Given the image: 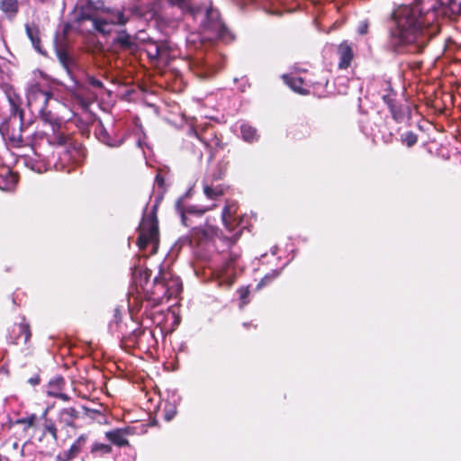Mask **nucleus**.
Returning a JSON list of instances; mask_svg holds the SVG:
<instances>
[{"mask_svg":"<svg viewBox=\"0 0 461 461\" xmlns=\"http://www.w3.org/2000/svg\"><path fill=\"white\" fill-rule=\"evenodd\" d=\"M426 13L419 3L400 5L392 14L387 49L397 55L420 54L440 31L439 19L461 21V0H431Z\"/></svg>","mask_w":461,"mask_h":461,"instance_id":"1","label":"nucleus"},{"mask_svg":"<svg viewBox=\"0 0 461 461\" xmlns=\"http://www.w3.org/2000/svg\"><path fill=\"white\" fill-rule=\"evenodd\" d=\"M172 5L179 7L185 19H192L197 26V32L188 39L189 54L192 56L190 68L200 78L214 76L222 67L223 58L213 50H207L214 41L228 44L233 41V33L221 21L218 10L192 0H168Z\"/></svg>","mask_w":461,"mask_h":461,"instance_id":"2","label":"nucleus"},{"mask_svg":"<svg viewBox=\"0 0 461 461\" xmlns=\"http://www.w3.org/2000/svg\"><path fill=\"white\" fill-rule=\"evenodd\" d=\"M103 2L86 0L85 4L77 7L74 23L80 25L85 21H91L94 30L104 36L111 34L115 25H124L131 16L147 19L148 15L139 5L123 7L122 10H111L103 15H97V11L103 9ZM149 14L152 16L151 14Z\"/></svg>","mask_w":461,"mask_h":461,"instance_id":"3","label":"nucleus"},{"mask_svg":"<svg viewBox=\"0 0 461 461\" xmlns=\"http://www.w3.org/2000/svg\"><path fill=\"white\" fill-rule=\"evenodd\" d=\"M155 185L158 189L156 195L155 203L153 204L149 213L147 212V207H145L141 221L137 228L139 232L137 245L140 250H145L149 244H152V253H156L158 242L157 210L167 191L165 179L160 172H158L156 175Z\"/></svg>","mask_w":461,"mask_h":461,"instance_id":"4","label":"nucleus"},{"mask_svg":"<svg viewBox=\"0 0 461 461\" xmlns=\"http://www.w3.org/2000/svg\"><path fill=\"white\" fill-rule=\"evenodd\" d=\"M219 229L213 225H204L192 228L190 234L180 237L174 244L172 250L178 253L183 247H189L197 258L207 260L215 249V239Z\"/></svg>","mask_w":461,"mask_h":461,"instance_id":"5","label":"nucleus"},{"mask_svg":"<svg viewBox=\"0 0 461 461\" xmlns=\"http://www.w3.org/2000/svg\"><path fill=\"white\" fill-rule=\"evenodd\" d=\"M131 325L122 321V312L119 307L114 308L113 319L108 323V331L120 340L122 348L131 349L140 346L142 339H155L152 330L140 329L138 323L131 320Z\"/></svg>","mask_w":461,"mask_h":461,"instance_id":"6","label":"nucleus"},{"mask_svg":"<svg viewBox=\"0 0 461 461\" xmlns=\"http://www.w3.org/2000/svg\"><path fill=\"white\" fill-rule=\"evenodd\" d=\"M377 94L386 105L393 120L396 123L406 124L411 118V108L406 100L399 98L398 92L393 88L392 81L383 77L376 81Z\"/></svg>","mask_w":461,"mask_h":461,"instance_id":"7","label":"nucleus"},{"mask_svg":"<svg viewBox=\"0 0 461 461\" xmlns=\"http://www.w3.org/2000/svg\"><path fill=\"white\" fill-rule=\"evenodd\" d=\"M182 289V282L178 276H175L170 272L160 270L150 285L144 286L143 294L149 296L153 302H158L160 304L164 300L168 301L171 298H176Z\"/></svg>","mask_w":461,"mask_h":461,"instance_id":"8","label":"nucleus"},{"mask_svg":"<svg viewBox=\"0 0 461 461\" xmlns=\"http://www.w3.org/2000/svg\"><path fill=\"white\" fill-rule=\"evenodd\" d=\"M53 94L48 89H44L39 83L32 85L27 91V98L29 104L33 103H41L39 115L42 122L50 128L52 132H60L61 123L59 118L47 109V104Z\"/></svg>","mask_w":461,"mask_h":461,"instance_id":"9","label":"nucleus"},{"mask_svg":"<svg viewBox=\"0 0 461 461\" xmlns=\"http://www.w3.org/2000/svg\"><path fill=\"white\" fill-rule=\"evenodd\" d=\"M241 231L236 232L232 238H226L225 243L230 251L228 258H224L222 263L217 269V276L221 285L230 286L237 276L238 260L240 256V249L234 247L235 242L239 240Z\"/></svg>","mask_w":461,"mask_h":461,"instance_id":"10","label":"nucleus"},{"mask_svg":"<svg viewBox=\"0 0 461 461\" xmlns=\"http://www.w3.org/2000/svg\"><path fill=\"white\" fill-rule=\"evenodd\" d=\"M94 134L101 143L109 148L121 147L126 139V134L121 125L112 122L105 126L101 120L95 123Z\"/></svg>","mask_w":461,"mask_h":461,"instance_id":"11","label":"nucleus"},{"mask_svg":"<svg viewBox=\"0 0 461 461\" xmlns=\"http://www.w3.org/2000/svg\"><path fill=\"white\" fill-rule=\"evenodd\" d=\"M67 137L61 132H52L47 131H35L31 140V147L37 156L46 154L47 149L54 146H63L66 144Z\"/></svg>","mask_w":461,"mask_h":461,"instance_id":"12","label":"nucleus"},{"mask_svg":"<svg viewBox=\"0 0 461 461\" xmlns=\"http://www.w3.org/2000/svg\"><path fill=\"white\" fill-rule=\"evenodd\" d=\"M144 50L153 64H167L175 57L174 49L167 41H155L149 38L144 42Z\"/></svg>","mask_w":461,"mask_h":461,"instance_id":"13","label":"nucleus"},{"mask_svg":"<svg viewBox=\"0 0 461 461\" xmlns=\"http://www.w3.org/2000/svg\"><path fill=\"white\" fill-rule=\"evenodd\" d=\"M129 312L132 319L140 320L144 319L153 320L154 312L153 309L159 303L153 302L149 296H146L145 294L131 295L128 300Z\"/></svg>","mask_w":461,"mask_h":461,"instance_id":"14","label":"nucleus"},{"mask_svg":"<svg viewBox=\"0 0 461 461\" xmlns=\"http://www.w3.org/2000/svg\"><path fill=\"white\" fill-rule=\"evenodd\" d=\"M191 193L192 189L190 188L175 203V211L180 217L181 223L185 227L192 225V217H202L208 211L207 207L186 203V199L191 196Z\"/></svg>","mask_w":461,"mask_h":461,"instance_id":"15","label":"nucleus"},{"mask_svg":"<svg viewBox=\"0 0 461 461\" xmlns=\"http://www.w3.org/2000/svg\"><path fill=\"white\" fill-rule=\"evenodd\" d=\"M112 48L116 52L130 55L136 54L140 50L136 38L129 34L125 30L117 32L112 41Z\"/></svg>","mask_w":461,"mask_h":461,"instance_id":"16","label":"nucleus"},{"mask_svg":"<svg viewBox=\"0 0 461 461\" xmlns=\"http://www.w3.org/2000/svg\"><path fill=\"white\" fill-rule=\"evenodd\" d=\"M55 52L59 63L64 68L68 75L74 81V83L78 86V80L76 78V76L74 75V69L77 67L76 60L70 55L66 46L58 41V36L55 40Z\"/></svg>","mask_w":461,"mask_h":461,"instance_id":"17","label":"nucleus"},{"mask_svg":"<svg viewBox=\"0 0 461 461\" xmlns=\"http://www.w3.org/2000/svg\"><path fill=\"white\" fill-rule=\"evenodd\" d=\"M304 77V80H302L301 83H304V86L310 89V93L314 95L324 97L330 93L328 89L329 80L325 77L317 78L314 75L305 72Z\"/></svg>","mask_w":461,"mask_h":461,"instance_id":"18","label":"nucleus"},{"mask_svg":"<svg viewBox=\"0 0 461 461\" xmlns=\"http://www.w3.org/2000/svg\"><path fill=\"white\" fill-rule=\"evenodd\" d=\"M47 155L42 152V156H37L35 152H33V156H24L23 163L26 167L37 173L46 172L50 167L52 163L50 160L47 159Z\"/></svg>","mask_w":461,"mask_h":461,"instance_id":"19","label":"nucleus"},{"mask_svg":"<svg viewBox=\"0 0 461 461\" xmlns=\"http://www.w3.org/2000/svg\"><path fill=\"white\" fill-rule=\"evenodd\" d=\"M31 336L30 327L26 322L15 323L10 332V338L14 339L13 343L16 345L22 342L24 344L27 343Z\"/></svg>","mask_w":461,"mask_h":461,"instance_id":"20","label":"nucleus"},{"mask_svg":"<svg viewBox=\"0 0 461 461\" xmlns=\"http://www.w3.org/2000/svg\"><path fill=\"white\" fill-rule=\"evenodd\" d=\"M339 68L340 69L348 68L353 60L354 50L351 44L347 41H342L338 47Z\"/></svg>","mask_w":461,"mask_h":461,"instance_id":"21","label":"nucleus"},{"mask_svg":"<svg viewBox=\"0 0 461 461\" xmlns=\"http://www.w3.org/2000/svg\"><path fill=\"white\" fill-rule=\"evenodd\" d=\"M282 78L285 85H287L293 91L301 95H308L310 94V89L304 86V83H301L302 80H304V76H295L284 74Z\"/></svg>","mask_w":461,"mask_h":461,"instance_id":"22","label":"nucleus"},{"mask_svg":"<svg viewBox=\"0 0 461 461\" xmlns=\"http://www.w3.org/2000/svg\"><path fill=\"white\" fill-rule=\"evenodd\" d=\"M86 439L87 436L86 434L80 435L71 445L68 451H66L63 455L58 456V459L59 461H70L75 458L81 452L86 442Z\"/></svg>","mask_w":461,"mask_h":461,"instance_id":"23","label":"nucleus"},{"mask_svg":"<svg viewBox=\"0 0 461 461\" xmlns=\"http://www.w3.org/2000/svg\"><path fill=\"white\" fill-rule=\"evenodd\" d=\"M212 183L209 177H203V187L205 196L209 199H217L224 194V186L221 184Z\"/></svg>","mask_w":461,"mask_h":461,"instance_id":"24","label":"nucleus"},{"mask_svg":"<svg viewBox=\"0 0 461 461\" xmlns=\"http://www.w3.org/2000/svg\"><path fill=\"white\" fill-rule=\"evenodd\" d=\"M25 31H26V34H27L28 38L32 41V44L34 50L37 52H39L42 55H45L46 53L42 50L41 45V39L39 36L40 32H39L38 26L35 24L31 25L29 23H26Z\"/></svg>","mask_w":461,"mask_h":461,"instance_id":"25","label":"nucleus"},{"mask_svg":"<svg viewBox=\"0 0 461 461\" xmlns=\"http://www.w3.org/2000/svg\"><path fill=\"white\" fill-rule=\"evenodd\" d=\"M8 101L10 104V112L12 117H14V120L16 119V117L19 118V123H21V127L24 125V111L20 107V98L17 95L8 96Z\"/></svg>","mask_w":461,"mask_h":461,"instance_id":"26","label":"nucleus"},{"mask_svg":"<svg viewBox=\"0 0 461 461\" xmlns=\"http://www.w3.org/2000/svg\"><path fill=\"white\" fill-rule=\"evenodd\" d=\"M150 276L151 271L147 268L138 270L137 267H134L132 271L133 279L137 285H139L141 288L142 293H144V286L150 285L151 284L149 282Z\"/></svg>","mask_w":461,"mask_h":461,"instance_id":"27","label":"nucleus"},{"mask_svg":"<svg viewBox=\"0 0 461 461\" xmlns=\"http://www.w3.org/2000/svg\"><path fill=\"white\" fill-rule=\"evenodd\" d=\"M79 412L70 407V408H64L59 411V419L61 423H63L66 426L73 427L75 420L78 418Z\"/></svg>","mask_w":461,"mask_h":461,"instance_id":"28","label":"nucleus"},{"mask_svg":"<svg viewBox=\"0 0 461 461\" xmlns=\"http://www.w3.org/2000/svg\"><path fill=\"white\" fill-rule=\"evenodd\" d=\"M126 430L125 429H114L108 431L106 433V438L114 445L119 447L129 445L128 440L125 438Z\"/></svg>","mask_w":461,"mask_h":461,"instance_id":"29","label":"nucleus"},{"mask_svg":"<svg viewBox=\"0 0 461 461\" xmlns=\"http://www.w3.org/2000/svg\"><path fill=\"white\" fill-rule=\"evenodd\" d=\"M240 134L242 139L247 142H255L258 140L257 129L249 124L243 123L240 126Z\"/></svg>","mask_w":461,"mask_h":461,"instance_id":"30","label":"nucleus"},{"mask_svg":"<svg viewBox=\"0 0 461 461\" xmlns=\"http://www.w3.org/2000/svg\"><path fill=\"white\" fill-rule=\"evenodd\" d=\"M23 131V125L21 127V123H19L18 130L13 129L11 133H7L8 140L14 147H22L25 145V140L22 134Z\"/></svg>","mask_w":461,"mask_h":461,"instance_id":"31","label":"nucleus"},{"mask_svg":"<svg viewBox=\"0 0 461 461\" xmlns=\"http://www.w3.org/2000/svg\"><path fill=\"white\" fill-rule=\"evenodd\" d=\"M289 262H287L283 267H281L280 269H276V270H273L271 273H268L260 281L259 283L256 286V289L257 290H260L262 289L264 286L267 285L268 284H270L274 279H276L277 276H280V274L282 273L284 267L285 266L288 265Z\"/></svg>","mask_w":461,"mask_h":461,"instance_id":"32","label":"nucleus"},{"mask_svg":"<svg viewBox=\"0 0 461 461\" xmlns=\"http://www.w3.org/2000/svg\"><path fill=\"white\" fill-rule=\"evenodd\" d=\"M0 8L4 13L14 16L18 13V0H0Z\"/></svg>","mask_w":461,"mask_h":461,"instance_id":"33","label":"nucleus"},{"mask_svg":"<svg viewBox=\"0 0 461 461\" xmlns=\"http://www.w3.org/2000/svg\"><path fill=\"white\" fill-rule=\"evenodd\" d=\"M226 174V168L224 166L218 164L211 169V172L204 177H209L211 182H217L224 177Z\"/></svg>","mask_w":461,"mask_h":461,"instance_id":"34","label":"nucleus"},{"mask_svg":"<svg viewBox=\"0 0 461 461\" xmlns=\"http://www.w3.org/2000/svg\"><path fill=\"white\" fill-rule=\"evenodd\" d=\"M65 384L66 381L63 376L56 375L49 382L48 394L50 395L51 391L61 392L64 389Z\"/></svg>","mask_w":461,"mask_h":461,"instance_id":"35","label":"nucleus"},{"mask_svg":"<svg viewBox=\"0 0 461 461\" xmlns=\"http://www.w3.org/2000/svg\"><path fill=\"white\" fill-rule=\"evenodd\" d=\"M46 433H50L54 440V443L58 441V429L51 420L45 419V422L43 424V433L42 437L46 435Z\"/></svg>","mask_w":461,"mask_h":461,"instance_id":"36","label":"nucleus"},{"mask_svg":"<svg viewBox=\"0 0 461 461\" xmlns=\"http://www.w3.org/2000/svg\"><path fill=\"white\" fill-rule=\"evenodd\" d=\"M166 394V403L178 405L182 400L176 389H167Z\"/></svg>","mask_w":461,"mask_h":461,"instance_id":"37","label":"nucleus"},{"mask_svg":"<svg viewBox=\"0 0 461 461\" xmlns=\"http://www.w3.org/2000/svg\"><path fill=\"white\" fill-rule=\"evenodd\" d=\"M402 140L407 147H412L416 144L418 137L413 131H406L402 135Z\"/></svg>","mask_w":461,"mask_h":461,"instance_id":"38","label":"nucleus"},{"mask_svg":"<svg viewBox=\"0 0 461 461\" xmlns=\"http://www.w3.org/2000/svg\"><path fill=\"white\" fill-rule=\"evenodd\" d=\"M233 212H234V209L232 208V206H229V205L225 206L222 210L221 218H222V221H223L224 225L227 228H230L229 221L232 218Z\"/></svg>","mask_w":461,"mask_h":461,"instance_id":"39","label":"nucleus"},{"mask_svg":"<svg viewBox=\"0 0 461 461\" xmlns=\"http://www.w3.org/2000/svg\"><path fill=\"white\" fill-rule=\"evenodd\" d=\"M177 405L175 404H165V420L169 421L174 419L176 414Z\"/></svg>","mask_w":461,"mask_h":461,"instance_id":"40","label":"nucleus"},{"mask_svg":"<svg viewBox=\"0 0 461 461\" xmlns=\"http://www.w3.org/2000/svg\"><path fill=\"white\" fill-rule=\"evenodd\" d=\"M361 131L367 137L375 134V130L373 126L369 125L364 119L359 121Z\"/></svg>","mask_w":461,"mask_h":461,"instance_id":"41","label":"nucleus"},{"mask_svg":"<svg viewBox=\"0 0 461 461\" xmlns=\"http://www.w3.org/2000/svg\"><path fill=\"white\" fill-rule=\"evenodd\" d=\"M86 83L94 88H97V89L104 88L103 82L91 75L86 76Z\"/></svg>","mask_w":461,"mask_h":461,"instance_id":"42","label":"nucleus"},{"mask_svg":"<svg viewBox=\"0 0 461 461\" xmlns=\"http://www.w3.org/2000/svg\"><path fill=\"white\" fill-rule=\"evenodd\" d=\"M348 81V79L346 77H338L336 78L334 84L336 86H338V93L340 94V95H345L347 94V89H348V86L346 85V82Z\"/></svg>","mask_w":461,"mask_h":461,"instance_id":"43","label":"nucleus"},{"mask_svg":"<svg viewBox=\"0 0 461 461\" xmlns=\"http://www.w3.org/2000/svg\"><path fill=\"white\" fill-rule=\"evenodd\" d=\"M112 450L111 447L109 445L104 444V443H95L93 444L91 447V452L95 453L98 451H101L103 453H110Z\"/></svg>","mask_w":461,"mask_h":461,"instance_id":"44","label":"nucleus"},{"mask_svg":"<svg viewBox=\"0 0 461 461\" xmlns=\"http://www.w3.org/2000/svg\"><path fill=\"white\" fill-rule=\"evenodd\" d=\"M35 420H36V415L32 414L29 417L21 418V419L17 420V423L18 424H25L27 428H31L34 425Z\"/></svg>","mask_w":461,"mask_h":461,"instance_id":"45","label":"nucleus"},{"mask_svg":"<svg viewBox=\"0 0 461 461\" xmlns=\"http://www.w3.org/2000/svg\"><path fill=\"white\" fill-rule=\"evenodd\" d=\"M239 294H240V302H241V305L240 307H242L243 305L247 304L248 303V296L249 294V290L248 287H241L239 289Z\"/></svg>","mask_w":461,"mask_h":461,"instance_id":"46","label":"nucleus"},{"mask_svg":"<svg viewBox=\"0 0 461 461\" xmlns=\"http://www.w3.org/2000/svg\"><path fill=\"white\" fill-rule=\"evenodd\" d=\"M369 23L367 21H361L358 27H357V32L360 35H365L368 32Z\"/></svg>","mask_w":461,"mask_h":461,"instance_id":"47","label":"nucleus"},{"mask_svg":"<svg viewBox=\"0 0 461 461\" xmlns=\"http://www.w3.org/2000/svg\"><path fill=\"white\" fill-rule=\"evenodd\" d=\"M50 395L57 397V398H59V399H61L63 401H68L69 400V396L68 394H66V393H61V392L51 391V392H50Z\"/></svg>","mask_w":461,"mask_h":461,"instance_id":"48","label":"nucleus"},{"mask_svg":"<svg viewBox=\"0 0 461 461\" xmlns=\"http://www.w3.org/2000/svg\"><path fill=\"white\" fill-rule=\"evenodd\" d=\"M41 382L40 375H34L28 380V383L32 386L38 385Z\"/></svg>","mask_w":461,"mask_h":461,"instance_id":"49","label":"nucleus"},{"mask_svg":"<svg viewBox=\"0 0 461 461\" xmlns=\"http://www.w3.org/2000/svg\"><path fill=\"white\" fill-rule=\"evenodd\" d=\"M276 250H277V247L275 246L273 249H272V254L275 255L276 253Z\"/></svg>","mask_w":461,"mask_h":461,"instance_id":"50","label":"nucleus"},{"mask_svg":"<svg viewBox=\"0 0 461 461\" xmlns=\"http://www.w3.org/2000/svg\"><path fill=\"white\" fill-rule=\"evenodd\" d=\"M84 410H85L86 412H88V411L97 412L96 411H92V410H89V409H87V408H86V407H84Z\"/></svg>","mask_w":461,"mask_h":461,"instance_id":"51","label":"nucleus"},{"mask_svg":"<svg viewBox=\"0 0 461 461\" xmlns=\"http://www.w3.org/2000/svg\"><path fill=\"white\" fill-rule=\"evenodd\" d=\"M24 447H25V445H23V447H22V450H21V455L22 456H24Z\"/></svg>","mask_w":461,"mask_h":461,"instance_id":"52","label":"nucleus"},{"mask_svg":"<svg viewBox=\"0 0 461 461\" xmlns=\"http://www.w3.org/2000/svg\"><path fill=\"white\" fill-rule=\"evenodd\" d=\"M240 91H241V92H244V91H245V86H240Z\"/></svg>","mask_w":461,"mask_h":461,"instance_id":"53","label":"nucleus"},{"mask_svg":"<svg viewBox=\"0 0 461 461\" xmlns=\"http://www.w3.org/2000/svg\"><path fill=\"white\" fill-rule=\"evenodd\" d=\"M53 166H54V167L56 168V170H59V167H58V165H57L56 163H55V164H53Z\"/></svg>","mask_w":461,"mask_h":461,"instance_id":"54","label":"nucleus"},{"mask_svg":"<svg viewBox=\"0 0 461 461\" xmlns=\"http://www.w3.org/2000/svg\"><path fill=\"white\" fill-rule=\"evenodd\" d=\"M137 143H138V146H139V147H141V141H140V140H138V142H137Z\"/></svg>","mask_w":461,"mask_h":461,"instance_id":"55","label":"nucleus"},{"mask_svg":"<svg viewBox=\"0 0 461 461\" xmlns=\"http://www.w3.org/2000/svg\"><path fill=\"white\" fill-rule=\"evenodd\" d=\"M190 131H193V132H194V133L198 137V135H197L196 131H194V129H191Z\"/></svg>","mask_w":461,"mask_h":461,"instance_id":"56","label":"nucleus"},{"mask_svg":"<svg viewBox=\"0 0 461 461\" xmlns=\"http://www.w3.org/2000/svg\"><path fill=\"white\" fill-rule=\"evenodd\" d=\"M18 447V444L17 443H14V447L16 448Z\"/></svg>","mask_w":461,"mask_h":461,"instance_id":"57","label":"nucleus"},{"mask_svg":"<svg viewBox=\"0 0 461 461\" xmlns=\"http://www.w3.org/2000/svg\"><path fill=\"white\" fill-rule=\"evenodd\" d=\"M243 325H244L245 327H248V326H249V323L245 322V323H243Z\"/></svg>","mask_w":461,"mask_h":461,"instance_id":"58","label":"nucleus"},{"mask_svg":"<svg viewBox=\"0 0 461 461\" xmlns=\"http://www.w3.org/2000/svg\"><path fill=\"white\" fill-rule=\"evenodd\" d=\"M309 134V131L306 129V132L304 135H308Z\"/></svg>","mask_w":461,"mask_h":461,"instance_id":"59","label":"nucleus"},{"mask_svg":"<svg viewBox=\"0 0 461 461\" xmlns=\"http://www.w3.org/2000/svg\"><path fill=\"white\" fill-rule=\"evenodd\" d=\"M0 461H2V456L0 455Z\"/></svg>","mask_w":461,"mask_h":461,"instance_id":"60","label":"nucleus"}]
</instances>
